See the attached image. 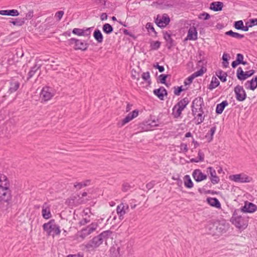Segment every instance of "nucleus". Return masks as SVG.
Instances as JSON below:
<instances>
[{"mask_svg": "<svg viewBox=\"0 0 257 257\" xmlns=\"http://www.w3.org/2000/svg\"><path fill=\"white\" fill-rule=\"evenodd\" d=\"M66 43L68 45H74L73 48L75 50H81L85 51L87 50L89 44L85 40H82L76 38H71L68 39Z\"/></svg>", "mask_w": 257, "mask_h": 257, "instance_id": "nucleus-4", "label": "nucleus"}, {"mask_svg": "<svg viewBox=\"0 0 257 257\" xmlns=\"http://www.w3.org/2000/svg\"><path fill=\"white\" fill-rule=\"evenodd\" d=\"M33 11H29L28 13L26 14V17L23 18L25 20V22L26 20L31 19L33 17Z\"/></svg>", "mask_w": 257, "mask_h": 257, "instance_id": "nucleus-54", "label": "nucleus"}, {"mask_svg": "<svg viewBox=\"0 0 257 257\" xmlns=\"http://www.w3.org/2000/svg\"><path fill=\"white\" fill-rule=\"evenodd\" d=\"M10 86L9 88L8 93L11 94L16 91L20 87V83L18 81H11L10 83Z\"/></svg>", "mask_w": 257, "mask_h": 257, "instance_id": "nucleus-25", "label": "nucleus"}, {"mask_svg": "<svg viewBox=\"0 0 257 257\" xmlns=\"http://www.w3.org/2000/svg\"><path fill=\"white\" fill-rule=\"evenodd\" d=\"M236 77L237 79L240 81L246 79V76H245V72L240 67H238L237 69Z\"/></svg>", "mask_w": 257, "mask_h": 257, "instance_id": "nucleus-32", "label": "nucleus"}, {"mask_svg": "<svg viewBox=\"0 0 257 257\" xmlns=\"http://www.w3.org/2000/svg\"><path fill=\"white\" fill-rule=\"evenodd\" d=\"M153 93L161 100H163L164 96L168 95L167 90L163 86H161L158 89H154Z\"/></svg>", "mask_w": 257, "mask_h": 257, "instance_id": "nucleus-14", "label": "nucleus"}, {"mask_svg": "<svg viewBox=\"0 0 257 257\" xmlns=\"http://www.w3.org/2000/svg\"><path fill=\"white\" fill-rule=\"evenodd\" d=\"M220 82L217 79V78L215 76H213L212 77L210 83L209 84L207 88L209 90H212L213 89L216 88L217 86H218Z\"/></svg>", "mask_w": 257, "mask_h": 257, "instance_id": "nucleus-26", "label": "nucleus"}, {"mask_svg": "<svg viewBox=\"0 0 257 257\" xmlns=\"http://www.w3.org/2000/svg\"><path fill=\"white\" fill-rule=\"evenodd\" d=\"M195 78V77L193 76V75L192 74L191 76H190L189 77H188L185 81H184V84L185 85H189L190 84H191L192 81H193V80Z\"/></svg>", "mask_w": 257, "mask_h": 257, "instance_id": "nucleus-52", "label": "nucleus"}, {"mask_svg": "<svg viewBox=\"0 0 257 257\" xmlns=\"http://www.w3.org/2000/svg\"><path fill=\"white\" fill-rule=\"evenodd\" d=\"M180 148L181 151L185 153L187 152L188 150L187 145L186 144L181 143L180 145Z\"/></svg>", "mask_w": 257, "mask_h": 257, "instance_id": "nucleus-62", "label": "nucleus"}, {"mask_svg": "<svg viewBox=\"0 0 257 257\" xmlns=\"http://www.w3.org/2000/svg\"><path fill=\"white\" fill-rule=\"evenodd\" d=\"M204 112H199L197 115V119L196 120L195 123L196 124H199L201 123L204 119L205 115H203Z\"/></svg>", "mask_w": 257, "mask_h": 257, "instance_id": "nucleus-46", "label": "nucleus"}, {"mask_svg": "<svg viewBox=\"0 0 257 257\" xmlns=\"http://www.w3.org/2000/svg\"><path fill=\"white\" fill-rule=\"evenodd\" d=\"M146 28L147 29L148 31L149 32H150L151 31L153 32L154 33V36L157 37V32L155 31L153 25L151 23H147L146 26Z\"/></svg>", "mask_w": 257, "mask_h": 257, "instance_id": "nucleus-43", "label": "nucleus"}, {"mask_svg": "<svg viewBox=\"0 0 257 257\" xmlns=\"http://www.w3.org/2000/svg\"><path fill=\"white\" fill-rule=\"evenodd\" d=\"M139 114V111L137 109H135L133 110L132 112L129 113L124 118L121 122L120 126H123L126 123H128L131 120L133 119L134 118L136 117Z\"/></svg>", "mask_w": 257, "mask_h": 257, "instance_id": "nucleus-15", "label": "nucleus"}, {"mask_svg": "<svg viewBox=\"0 0 257 257\" xmlns=\"http://www.w3.org/2000/svg\"><path fill=\"white\" fill-rule=\"evenodd\" d=\"M216 127L215 126H213L211 128L209 132V134L210 135V140L212 141L213 140V136L215 133V132L216 131Z\"/></svg>", "mask_w": 257, "mask_h": 257, "instance_id": "nucleus-57", "label": "nucleus"}, {"mask_svg": "<svg viewBox=\"0 0 257 257\" xmlns=\"http://www.w3.org/2000/svg\"><path fill=\"white\" fill-rule=\"evenodd\" d=\"M197 158L199 162H203L204 160V154L200 150L198 151Z\"/></svg>", "mask_w": 257, "mask_h": 257, "instance_id": "nucleus-56", "label": "nucleus"}, {"mask_svg": "<svg viewBox=\"0 0 257 257\" xmlns=\"http://www.w3.org/2000/svg\"><path fill=\"white\" fill-rule=\"evenodd\" d=\"M97 226L98 225L96 223H92L91 224L87 226L86 227V228L88 230V231L89 232V233L91 234L92 232H93L94 230H96Z\"/></svg>", "mask_w": 257, "mask_h": 257, "instance_id": "nucleus-47", "label": "nucleus"}, {"mask_svg": "<svg viewBox=\"0 0 257 257\" xmlns=\"http://www.w3.org/2000/svg\"><path fill=\"white\" fill-rule=\"evenodd\" d=\"M240 210H235L231 218V221L237 228L239 229L245 228L248 224V220L240 214Z\"/></svg>", "mask_w": 257, "mask_h": 257, "instance_id": "nucleus-2", "label": "nucleus"}, {"mask_svg": "<svg viewBox=\"0 0 257 257\" xmlns=\"http://www.w3.org/2000/svg\"><path fill=\"white\" fill-rule=\"evenodd\" d=\"M229 179L235 182L239 183H248L250 181L251 178L246 175L244 174H235L230 175Z\"/></svg>", "mask_w": 257, "mask_h": 257, "instance_id": "nucleus-9", "label": "nucleus"}, {"mask_svg": "<svg viewBox=\"0 0 257 257\" xmlns=\"http://www.w3.org/2000/svg\"><path fill=\"white\" fill-rule=\"evenodd\" d=\"M207 69L204 67H202L201 68L197 71L192 74L193 76L195 78L198 76H202L206 71Z\"/></svg>", "mask_w": 257, "mask_h": 257, "instance_id": "nucleus-45", "label": "nucleus"}, {"mask_svg": "<svg viewBox=\"0 0 257 257\" xmlns=\"http://www.w3.org/2000/svg\"><path fill=\"white\" fill-rule=\"evenodd\" d=\"M131 188L130 185L127 183H124L122 186V190L123 192H126L129 190Z\"/></svg>", "mask_w": 257, "mask_h": 257, "instance_id": "nucleus-55", "label": "nucleus"}, {"mask_svg": "<svg viewBox=\"0 0 257 257\" xmlns=\"http://www.w3.org/2000/svg\"><path fill=\"white\" fill-rule=\"evenodd\" d=\"M244 86L246 89L254 90L257 87V76L252 78L250 80L247 81Z\"/></svg>", "mask_w": 257, "mask_h": 257, "instance_id": "nucleus-17", "label": "nucleus"}, {"mask_svg": "<svg viewBox=\"0 0 257 257\" xmlns=\"http://www.w3.org/2000/svg\"><path fill=\"white\" fill-rule=\"evenodd\" d=\"M142 78L145 81H146L148 84L149 85H150L151 84L152 81L151 79L150 72L149 71L143 73V74H142Z\"/></svg>", "mask_w": 257, "mask_h": 257, "instance_id": "nucleus-39", "label": "nucleus"}, {"mask_svg": "<svg viewBox=\"0 0 257 257\" xmlns=\"http://www.w3.org/2000/svg\"><path fill=\"white\" fill-rule=\"evenodd\" d=\"M203 106H199V108H192V113L193 115H195L197 111L199 112H204L203 110Z\"/></svg>", "mask_w": 257, "mask_h": 257, "instance_id": "nucleus-58", "label": "nucleus"}, {"mask_svg": "<svg viewBox=\"0 0 257 257\" xmlns=\"http://www.w3.org/2000/svg\"><path fill=\"white\" fill-rule=\"evenodd\" d=\"M90 28H86V29L74 28L73 29L72 33L78 36H88L90 35Z\"/></svg>", "mask_w": 257, "mask_h": 257, "instance_id": "nucleus-16", "label": "nucleus"}, {"mask_svg": "<svg viewBox=\"0 0 257 257\" xmlns=\"http://www.w3.org/2000/svg\"><path fill=\"white\" fill-rule=\"evenodd\" d=\"M174 93L175 95L177 96H179L180 95L181 92L185 90V89L183 88V86H175L174 87Z\"/></svg>", "mask_w": 257, "mask_h": 257, "instance_id": "nucleus-49", "label": "nucleus"}, {"mask_svg": "<svg viewBox=\"0 0 257 257\" xmlns=\"http://www.w3.org/2000/svg\"><path fill=\"white\" fill-rule=\"evenodd\" d=\"M223 4L220 2H212L210 5V9L214 11L218 12L222 10Z\"/></svg>", "mask_w": 257, "mask_h": 257, "instance_id": "nucleus-22", "label": "nucleus"}, {"mask_svg": "<svg viewBox=\"0 0 257 257\" xmlns=\"http://www.w3.org/2000/svg\"><path fill=\"white\" fill-rule=\"evenodd\" d=\"M216 75L219 78L221 81L224 82L226 81L227 73L221 70L216 72Z\"/></svg>", "mask_w": 257, "mask_h": 257, "instance_id": "nucleus-35", "label": "nucleus"}, {"mask_svg": "<svg viewBox=\"0 0 257 257\" xmlns=\"http://www.w3.org/2000/svg\"><path fill=\"white\" fill-rule=\"evenodd\" d=\"M192 176L194 179L197 182H201L207 178L206 175L204 174L200 169L194 170Z\"/></svg>", "mask_w": 257, "mask_h": 257, "instance_id": "nucleus-13", "label": "nucleus"}, {"mask_svg": "<svg viewBox=\"0 0 257 257\" xmlns=\"http://www.w3.org/2000/svg\"><path fill=\"white\" fill-rule=\"evenodd\" d=\"M89 234H90L88 231L86 227L82 229L80 231L78 232L79 236L83 239Z\"/></svg>", "mask_w": 257, "mask_h": 257, "instance_id": "nucleus-42", "label": "nucleus"}, {"mask_svg": "<svg viewBox=\"0 0 257 257\" xmlns=\"http://www.w3.org/2000/svg\"><path fill=\"white\" fill-rule=\"evenodd\" d=\"M243 26V23L242 21L239 20L235 21L234 23L233 26L236 29L238 30H241V29Z\"/></svg>", "mask_w": 257, "mask_h": 257, "instance_id": "nucleus-50", "label": "nucleus"}, {"mask_svg": "<svg viewBox=\"0 0 257 257\" xmlns=\"http://www.w3.org/2000/svg\"><path fill=\"white\" fill-rule=\"evenodd\" d=\"M235 97L238 101H243L246 98V92L242 86L237 85L234 87Z\"/></svg>", "mask_w": 257, "mask_h": 257, "instance_id": "nucleus-7", "label": "nucleus"}, {"mask_svg": "<svg viewBox=\"0 0 257 257\" xmlns=\"http://www.w3.org/2000/svg\"><path fill=\"white\" fill-rule=\"evenodd\" d=\"M0 15L3 16L16 17L19 15V12L17 10L15 9L1 10Z\"/></svg>", "mask_w": 257, "mask_h": 257, "instance_id": "nucleus-21", "label": "nucleus"}, {"mask_svg": "<svg viewBox=\"0 0 257 257\" xmlns=\"http://www.w3.org/2000/svg\"><path fill=\"white\" fill-rule=\"evenodd\" d=\"M52 88L49 86H45L42 89L40 93V96L42 100L46 101L52 98L54 93L52 92Z\"/></svg>", "mask_w": 257, "mask_h": 257, "instance_id": "nucleus-8", "label": "nucleus"}, {"mask_svg": "<svg viewBox=\"0 0 257 257\" xmlns=\"http://www.w3.org/2000/svg\"><path fill=\"white\" fill-rule=\"evenodd\" d=\"M155 22L159 27L164 28L169 24L170 19L167 14H164L162 16L158 15L155 19Z\"/></svg>", "mask_w": 257, "mask_h": 257, "instance_id": "nucleus-6", "label": "nucleus"}, {"mask_svg": "<svg viewBox=\"0 0 257 257\" xmlns=\"http://www.w3.org/2000/svg\"><path fill=\"white\" fill-rule=\"evenodd\" d=\"M189 102V101L188 98L187 97H185L179 101L175 105L180 107L182 110H183L188 104Z\"/></svg>", "mask_w": 257, "mask_h": 257, "instance_id": "nucleus-30", "label": "nucleus"}, {"mask_svg": "<svg viewBox=\"0 0 257 257\" xmlns=\"http://www.w3.org/2000/svg\"><path fill=\"white\" fill-rule=\"evenodd\" d=\"M42 214L43 217L46 219H49L52 216L50 208L46 202L44 203L42 206Z\"/></svg>", "mask_w": 257, "mask_h": 257, "instance_id": "nucleus-19", "label": "nucleus"}, {"mask_svg": "<svg viewBox=\"0 0 257 257\" xmlns=\"http://www.w3.org/2000/svg\"><path fill=\"white\" fill-rule=\"evenodd\" d=\"M63 15L64 12L62 11H59L55 14V17L57 18L58 21H59L62 19Z\"/></svg>", "mask_w": 257, "mask_h": 257, "instance_id": "nucleus-61", "label": "nucleus"}, {"mask_svg": "<svg viewBox=\"0 0 257 257\" xmlns=\"http://www.w3.org/2000/svg\"><path fill=\"white\" fill-rule=\"evenodd\" d=\"M102 243V239L98 235L93 237L85 244V248L88 251H92L98 247Z\"/></svg>", "mask_w": 257, "mask_h": 257, "instance_id": "nucleus-5", "label": "nucleus"}, {"mask_svg": "<svg viewBox=\"0 0 257 257\" xmlns=\"http://www.w3.org/2000/svg\"><path fill=\"white\" fill-rule=\"evenodd\" d=\"M228 105V103L227 100H224L221 103L217 104L215 112L217 114H220L222 113L225 107Z\"/></svg>", "mask_w": 257, "mask_h": 257, "instance_id": "nucleus-23", "label": "nucleus"}, {"mask_svg": "<svg viewBox=\"0 0 257 257\" xmlns=\"http://www.w3.org/2000/svg\"><path fill=\"white\" fill-rule=\"evenodd\" d=\"M210 18V15L207 13L204 12L200 15V16L199 17V19H202L204 20H207L209 19Z\"/></svg>", "mask_w": 257, "mask_h": 257, "instance_id": "nucleus-53", "label": "nucleus"}, {"mask_svg": "<svg viewBox=\"0 0 257 257\" xmlns=\"http://www.w3.org/2000/svg\"><path fill=\"white\" fill-rule=\"evenodd\" d=\"M244 72H245V76H246V79H247V78L253 75L254 74L255 71L254 70H250L249 71H246Z\"/></svg>", "mask_w": 257, "mask_h": 257, "instance_id": "nucleus-64", "label": "nucleus"}, {"mask_svg": "<svg viewBox=\"0 0 257 257\" xmlns=\"http://www.w3.org/2000/svg\"><path fill=\"white\" fill-rule=\"evenodd\" d=\"M161 42L159 41H154L151 43V49L154 50H158L161 46Z\"/></svg>", "mask_w": 257, "mask_h": 257, "instance_id": "nucleus-48", "label": "nucleus"}, {"mask_svg": "<svg viewBox=\"0 0 257 257\" xmlns=\"http://www.w3.org/2000/svg\"><path fill=\"white\" fill-rule=\"evenodd\" d=\"M225 35L237 39H241L244 37V35L240 34L237 32H234L232 30H229L228 31L226 32L225 33Z\"/></svg>", "mask_w": 257, "mask_h": 257, "instance_id": "nucleus-28", "label": "nucleus"}, {"mask_svg": "<svg viewBox=\"0 0 257 257\" xmlns=\"http://www.w3.org/2000/svg\"><path fill=\"white\" fill-rule=\"evenodd\" d=\"M207 203L212 207H214L217 208H220L221 207L220 203L216 198H208L207 199Z\"/></svg>", "mask_w": 257, "mask_h": 257, "instance_id": "nucleus-24", "label": "nucleus"}, {"mask_svg": "<svg viewBox=\"0 0 257 257\" xmlns=\"http://www.w3.org/2000/svg\"><path fill=\"white\" fill-rule=\"evenodd\" d=\"M93 37L98 43H101L103 41V37L101 31L96 29L93 32Z\"/></svg>", "mask_w": 257, "mask_h": 257, "instance_id": "nucleus-27", "label": "nucleus"}, {"mask_svg": "<svg viewBox=\"0 0 257 257\" xmlns=\"http://www.w3.org/2000/svg\"><path fill=\"white\" fill-rule=\"evenodd\" d=\"M91 180H86L83 182H79V183H76L74 186L75 188L80 189L82 187H86L87 186H89L90 184Z\"/></svg>", "mask_w": 257, "mask_h": 257, "instance_id": "nucleus-36", "label": "nucleus"}, {"mask_svg": "<svg viewBox=\"0 0 257 257\" xmlns=\"http://www.w3.org/2000/svg\"><path fill=\"white\" fill-rule=\"evenodd\" d=\"M197 39V32L195 27L190 28L188 32L187 38L185 40H196Z\"/></svg>", "mask_w": 257, "mask_h": 257, "instance_id": "nucleus-20", "label": "nucleus"}, {"mask_svg": "<svg viewBox=\"0 0 257 257\" xmlns=\"http://www.w3.org/2000/svg\"><path fill=\"white\" fill-rule=\"evenodd\" d=\"M204 105V103L203 98L201 97H198L195 98L193 101L192 108H194V106H201Z\"/></svg>", "mask_w": 257, "mask_h": 257, "instance_id": "nucleus-33", "label": "nucleus"}, {"mask_svg": "<svg viewBox=\"0 0 257 257\" xmlns=\"http://www.w3.org/2000/svg\"><path fill=\"white\" fill-rule=\"evenodd\" d=\"M125 206L123 204L121 203L117 206L116 212L118 215L119 218L120 220L123 219V215L125 214L126 212L125 210ZM126 209H128V205H126Z\"/></svg>", "mask_w": 257, "mask_h": 257, "instance_id": "nucleus-18", "label": "nucleus"}, {"mask_svg": "<svg viewBox=\"0 0 257 257\" xmlns=\"http://www.w3.org/2000/svg\"><path fill=\"white\" fill-rule=\"evenodd\" d=\"M249 23L250 27H252L254 26L257 25V19H250L249 21L248 22Z\"/></svg>", "mask_w": 257, "mask_h": 257, "instance_id": "nucleus-63", "label": "nucleus"}, {"mask_svg": "<svg viewBox=\"0 0 257 257\" xmlns=\"http://www.w3.org/2000/svg\"><path fill=\"white\" fill-rule=\"evenodd\" d=\"M229 55L226 53H224L222 56V65L224 67L226 68L228 66V58H229Z\"/></svg>", "mask_w": 257, "mask_h": 257, "instance_id": "nucleus-44", "label": "nucleus"}, {"mask_svg": "<svg viewBox=\"0 0 257 257\" xmlns=\"http://www.w3.org/2000/svg\"><path fill=\"white\" fill-rule=\"evenodd\" d=\"M43 228L48 236L52 235L54 236V235H59L61 232L60 227L55 224L54 219H51L48 222L44 223L43 225Z\"/></svg>", "mask_w": 257, "mask_h": 257, "instance_id": "nucleus-3", "label": "nucleus"}, {"mask_svg": "<svg viewBox=\"0 0 257 257\" xmlns=\"http://www.w3.org/2000/svg\"><path fill=\"white\" fill-rule=\"evenodd\" d=\"M183 110L180 107L175 105L172 108V114L175 118H178L180 116Z\"/></svg>", "mask_w": 257, "mask_h": 257, "instance_id": "nucleus-31", "label": "nucleus"}, {"mask_svg": "<svg viewBox=\"0 0 257 257\" xmlns=\"http://www.w3.org/2000/svg\"><path fill=\"white\" fill-rule=\"evenodd\" d=\"M110 251L111 257H120V255H117V253H116L115 247H111Z\"/></svg>", "mask_w": 257, "mask_h": 257, "instance_id": "nucleus-59", "label": "nucleus"}, {"mask_svg": "<svg viewBox=\"0 0 257 257\" xmlns=\"http://www.w3.org/2000/svg\"><path fill=\"white\" fill-rule=\"evenodd\" d=\"M184 185L187 188H191L193 187V183L190 177L186 175L184 177Z\"/></svg>", "mask_w": 257, "mask_h": 257, "instance_id": "nucleus-37", "label": "nucleus"}, {"mask_svg": "<svg viewBox=\"0 0 257 257\" xmlns=\"http://www.w3.org/2000/svg\"><path fill=\"white\" fill-rule=\"evenodd\" d=\"M168 76L167 74H161L158 77L159 82L162 84H166V79Z\"/></svg>", "mask_w": 257, "mask_h": 257, "instance_id": "nucleus-51", "label": "nucleus"}, {"mask_svg": "<svg viewBox=\"0 0 257 257\" xmlns=\"http://www.w3.org/2000/svg\"><path fill=\"white\" fill-rule=\"evenodd\" d=\"M207 172L210 174V180L211 182L213 184H218L220 181V179L218 176H217L216 171L212 167H209L207 168Z\"/></svg>", "mask_w": 257, "mask_h": 257, "instance_id": "nucleus-12", "label": "nucleus"}, {"mask_svg": "<svg viewBox=\"0 0 257 257\" xmlns=\"http://www.w3.org/2000/svg\"><path fill=\"white\" fill-rule=\"evenodd\" d=\"M198 53L199 57V60H198V64L199 65H200L201 64H203L204 60L201 59V56L204 54V52L201 50H199L198 51Z\"/></svg>", "mask_w": 257, "mask_h": 257, "instance_id": "nucleus-60", "label": "nucleus"}, {"mask_svg": "<svg viewBox=\"0 0 257 257\" xmlns=\"http://www.w3.org/2000/svg\"><path fill=\"white\" fill-rule=\"evenodd\" d=\"M112 232L110 230H107L102 232L99 235V236L102 239L103 242L106 241L112 234Z\"/></svg>", "mask_w": 257, "mask_h": 257, "instance_id": "nucleus-34", "label": "nucleus"}, {"mask_svg": "<svg viewBox=\"0 0 257 257\" xmlns=\"http://www.w3.org/2000/svg\"><path fill=\"white\" fill-rule=\"evenodd\" d=\"M257 210V206L253 203L246 201L244 205L240 208V212L243 213H253Z\"/></svg>", "mask_w": 257, "mask_h": 257, "instance_id": "nucleus-10", "label": "nucleus"}, {"mask_svg": "<svg viewBox=\"0 0 257 257\" xmlns=\"http://www.w3.org/2000/svg\"><path fill=\"white\" fill-rule=\"evenodd\" d=\"M10 23L13 24L14 26H22L25 24V20L23 18H17L15 20L11 21Z\"/></svg>", "mask_w": 257, "mask_h": 257, "instance_id": "nucleus-41", "label": "nucleus"}, {"mask_svg": "<svg viewBox=\"0 0 257 257\" xmlns=\"http://www.w3.org/2000/svg\"><path fill=\"white\" fill-rule=\"evenodd\" d=\"M10 182L6 176L0 173V202L9 204L12 200Z\"/></svg>", "mask_w": 257, "mask_h": 257, "instance_id": "nucleus-1", "label": "nucleus"}, {"mask_svg": "<svg viewBox=\"0 0 257 257\" xmlns=\"http://www.w3.org/2000/svg\"><path fill=\"white\" fill-rule=\"evenodd\" d=\"M102 30L106 34H110L113 31V28L111 25L106 23L103 25Z\"/></svg>", "mask_w": 257, "mask_h": 257, "instance_id": "nucleus-38", "label": "nucleus"}, {"mask_svg": "<svg viewBox=\"0 0 257 257\" xmlns=\"http://www.w3.org/2000/svg\"><path fill=\"white\" fill-rule=\"evenodd\" d=\"M171 36V34L169 33L168 32H163V38L166 42V46L169 50L176 45L175 42L172 38Z\"/></svg>", "mask_w": 257, "mask_h": 257, "instance_id": "nucleus-11", "label": "nucleus"}, {"mask_svg": "<svg viewBox=\"0 0 257 257\" xmlns=\"http://www.w3.org/2000/svg\"><path fill=\"white\" fill-rule=\"evenodd\" d=\"M41 67V65H38L37 64H36L33 67H32L28 73L27 80H29L30 78H31L35 75L37 70L40 69Z\"/></svg>", "mask_w": 257, "mask_h": 257, "instance_id": "nucleus-29", "label": "nucleus"}, {"mask_svg": "<svg viewBox=\"0 0 257 257\" xmlns=\"http://www.w3.org/2000/svg\"><path fill=\"white\" fill-rule=\"evenodd\" d=\"M243 59H244V56L242 54L238 53L236 54V57L235 60L239 64V65L242 64V65H245L247 64V62L246 61H243Z\"/></svg>", "mask_w": 257, "mask_h": 257, "instance_id": "nucleus-40", "label": "nucleus"}]
</instances>
